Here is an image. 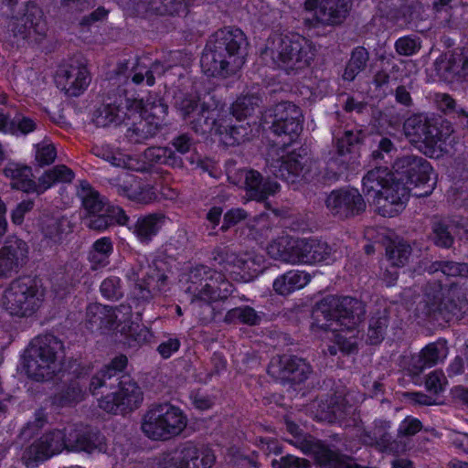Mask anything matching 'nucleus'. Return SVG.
Returning a JSON list of instances; mask_svg holds the SVG:
<instances>
[{
    "mask_svg": "<svg viewBox=\"0 0 468 468\" xmlns=\"http://www.w3.org/2000/svg\"><path fill=\"white\" fill-rule=\"evenodd\" d=\"M128 359L121 355L110 364L96 372L90 379L89 390L95 395L102 387L112 388L118 381V391L109 394L99 400V407L106 412L118 414L137 409L144 399L138 384L128 375H121L127 366Z\"/></svg>",
    "mask_w": 468,
    "mask_h": 468,
    "instance_id": "nucleus-1",
    "label": "nucleus"
},
{
    "mask_svg": "<svg viewBox=\"0 0 468 468\" xmlns=\"http://www.w3.org/2000/svg\"><path fill=\"white\" fill-rule=\"evenodd\" d=\"M362 186L364 194L372 199L378 214L383 217L398 215L410 197V186L387 168L377 167L368 171L363 177Z\"/></svg>",
    "mask_w": 468,
    "mask_h": 468,
    "instance_id": "nucleus-2",
    "label": "nucleus"
},
{
    "mask_svg": "<svg viewBox=\"0 0 468 468\" xmlns=\"http://www.w3.org/2000/svg\"><path fill=\"white\" fill-rule=\"evenodd\" d=\"M365 313L363 303L356 298L327 295L314 309V324L325 331H350L360 324Z\"/></svg>",
    "mask_w": 468,
    "mask_h": 468,
    "instance_id": "nucleus-3",
    "label": "nucleus"
},
{
    "mask_svg": "<svg viewBox=\"0 0 468 468\" xmlns=\"http://www.w3.org/2000/svg\"><path fill=\"white\" fill-rule=\"evenodd\" d=\"M315 55L311 42L298 35L272 34L261 51V58L287 72L308 67Z\"/></svg>",
    "mask_w": 468,
    "mask_h": 468,
    "instance_id": "nucleus-4",
    "label": "nucleus"
},
{
    "mask_svg": "<svg viewBox=\"0 0 468 468\" xmlns=\"http://www.w3.org/2000/svg\"><path fill=\"white\" fill-rule=\"evenodd\" d=\"M403 129L409 141L430 157L450 152L457 143L454 130L449 122H441L437 126L422 114L408 118Z\"/></svg>",
    "mask_w": 468,
    "mask_h": 468,
    "instance_id": "nucleus-5",
    "label": "nucleus"
},
{
    "mask_svg": "<svg viewBox=\"0 0 468 468\" xmlns=\"http://www.w3.org/2000/svg\"><path fill=\"white\" fill-rule=\"evenodd\" d=\"M63 358V343L53 335H40L26 351L27 374L36 381H48L62 371Z\"/></svg>",
    "mask_w": 468,
    "mask_h": 468,
    "instance_id": "nucleus-6",
    "label": "nucleus"
},
{
    "mask_svg": "<svg viewBox=\"0 0 468 468\" xmlns=\"http://www.w3.org/2000/svg\"><path fill=\"white\" fill-rule=\"evenodd\" d=\"M162 261L152 262L140 255L126 271L125 277L131 283V298L137 305L149 303L166 283L167 276Z\"/></svg>",
    "mask_w": 468,
    "mask_h": 468,
    "instance_id": "nucleus-7",
    "label": "nucleus"
},
{
    "mask_svg": "<svg viewBox=\"0 0 468 468\" xmlns=\"http://www.w3.org/2000/svg\"><path fill=\"white\" fill-rule=\"evenodd\" d=\"M187 419L181 409L169 403L153 404L143 417L141 430L154 441H166L179 435Z\"/></svg>",
    "mask_w": 468,
    "mask_h": 468,
    "instance_id": "nucleus-8",
    "label": "nucleus"
},
{
    "mask_svg": "<svg viewBox=\"0 0 468 468\" xmlns=\"http://www.w3.org/2000/svg\"><path fill=\"white\" fill-rule=\"evenodd\" d=\"M44 296V290L37 281L30 277H21L13 281L5 290L2 304L10 315L27 318L37 313Z\"/></svg>",
    "mask_w": 468,
    "mask_h": 468,
    "instance_id": "nucleus-9",
    "label": "nucleus"
},
{
    "mask_svg": "<svg viewBox=\"0 0 468 468\" xmlns=\"http://www.w3.org/2000/svg\"><path fill=\"white\" fill-rule=\"evenodd\" d=\"M266 163L271 175L288 184L309 180L314 174L315 163L306 148L293 150L286 155L273 149L269 152Z\"/></svg>",
    "mask_w": 468,
    "mask_h": 468,
    "instance_id": "nucleus-10",
    "label": "nucleus"
},
{
    "mask_svg": "<svg viewBox=\"0 0 468 468\" xmlns=\"http://www.w3.org/2000/svg\"><path fill=\"white\" fill-rule=\"evenodd\" d=\"M173 105L195 133L203 134L212 132L216 111L200 102L197 96L176 91Z\"/></svg>",
    "mask_w": 468,
    "mask_h": 468,
    "instance_id": "nucleus-11",
    "label": "nucleus"
},
{
    "mask_svg": "<svg viewBox=\"0 0 468 468\" xmlns=\"http://www.w3.org/2000/svg\"><path fill=\"white\" fill-rule=\"evenodd\" d=\"M141 103L126 94H119L115 98H108V101L99 107L93 115V122L98 127L117 126L126 119L138 112Z\"/></svg>",
    "mask_w": 468,
    "mask_h": 468,
    "instance_id": "nucleus-12",
    "label": "nucleus"
},
{
    "mask_svg": "<svg viewBox=\"0 0 468 468\" xmlns=\"http://www.w3.org/2000/svg\"><path fill=\"white\" fill-rule=\"evenodd\" d=\"M64 449L68 450L67 427L43 434L26 449L22 460L27 467H35Z\"/></svg>",
    "mask_w": 468,
    "mask_h": 468,
    "instance_id": "nucleus-13",
    "label": "nucleus"
},
{
    "mask_svg": "<svg viewBox=\"0 0 468 468\" xmlns=\"http://www.w3.org/2000/svg\"><path fill=\"white\" fill-rule=\"evenodd\" d=\"M271 130L281 136H288L291 141L296 138L303 130V115L302 110L291 101L276 104L270 115Z\"/></svg>",
    "mask_w": 468,
    "mask_h": 468,
    "instance_id": "nucleus-14",
    "label": "nucleus"
},
{
    "mask_svg": "<svg viewBox=\"0 0 468 468\" xmlns=\"http://www.w3.org/2000/svg\"><path fill=\"white\" fill-rule=\"evenodd\" d=\"M213 58L212 46L206 45L200 58V66L204 73L211 77L227 78L236 74L244 64L241 54L223 48L218 58Z\"/></svg>",
    "mask_w": 468,
    "mask_h": 468,
    "instance_id": "nucleus-15",
    "label": "nucleus"
},
{
    "mask_svg": "<svg viewBox=\"0 0 468 468\" xmlns=\"http://www.w3.org/2000/svg\"><path fill=\"white\" fill-rule=\"evenodd\" d=\"M11 30L15 37L31 42L39 41L47 32L42 10L35 4H27L22 16H13Z\"/></svg>",
    "mask_w": 468,
    "mask_h": 468,
    "instance_id": "nucleus-16",
    "label": "nucleus"
},
{
    "mask_svg": "<svg viewBox=\"0 0 468 468\" xmlns=\"http://www.w3.org/2000/svg\"><path fill=\"white\" fill-rule=\"evenodd\" d=\"M311 365L303 358L296 356L283 355L271 359L268 373L282 382L300 384L312 374Z\"/></svg>",
    "mask_w": 468,
    "mask_h": 468,
    "instance_id": "nucleus-17",
    "label": "nucleus"
},
{
    "mask_svg": "<svg viewBox=\"0 0 468 468\" xmlns=\"http://www.w3.org/2000/svg\"><path fill=\"white\" fill-rule=\"evenodd\" d=\"M392 169L395 174L399 176V178H402V181L405 177L407 182L404 183L410 187L427 185L431 180L432 171L426 159L415 154L397 157L392 164Z\"/></svg>",
    "mask_w": 468,
    "mask_h": 468,
    "instance_id": "nucleus-18",
    "label": "nucleus"
},
{
    "mask_svg": "<svg viewBox=\"0 0 468 468\" xmlns=\"http://www.w3.org/2000/svg\"><path fill=\"white\" fill-rule=\"evenodd\" d=\"M27 243L16 237L9 236L0 249V278H10L17 273L28 259Z\"/></svg>",
    "mask_w": 468,
    "mask_h": 468,
    "instance_id": "nucleus-19",
    "label": "nucleus"
},
{
    "mask_svg": "<svg viewBox=\"0 0 468 468\" xmlns=\"http://www.w3.org/2000/svg\"><path fill=\"white\" fill-rule=\"evenodd\" d=\"M325 202L330 212L340 218L355 217L366 209V202L356 188L334 190Z\"/></svg>",
    "mask_w": 468,
    "mask_h": 468,
    "instance_id": "nucleus-20",
    "label": "nucleus"
},
{
    "mask_svg": "<svg viewBox=\"0 0 468 468\" xmlns=\"http://www.w3.org/2000/svg\"><path fill=\"white\" fill-rule=\"evenodd\" d=\"M306 10H314V17L323 26L342 24L349 14L351 0H304Z\"/></svg>",
    "mask_w": 468,
    "mask_h": 468,
    "instance_id": "nucleus-21",
    "label": "nucleus"
},
{
    "mask_svg": "<svg viewBox=\"0 0 468 468\" xmlns=\"http://www.w3.org/2000/svg\"><path fill=\"white\" fill-rule=\"evenodd\" d=\"M58 82L69 96L80 95L90 82V75L86 65L80 59H71L57 73Z\"/></svg>",
    "mask_w": 468,
    "mask_h": 468,
    "instance_id": "nucleus-22",
    "label": "nucleus"
},
{
    "mask_svg": "<svg viewBox=\"0 0 468 468\" xmlns=\"http://www.w3.org/2000/svg\"><path fill=\"white\" fill-rule=\"evenodd\" d=\"M220 279V272L205 265L194 267L187 273L185 292L191 295V299L211 301L214 282Z\"/></svg>",
    "mask_w": 468,
    "mask_h": 468,
    "instance_id": "nucleus-23",
    "label": "nucleus"
},
{
    "mask_svg": "<svg viewBox=\"0 0 468 468\" xmlns=\"http://www.w3.org/2000/svg\"><path fill=\"white\" fill-rule=\"evenodd\" d=\"M122 312H123L124 314H129L131 307L120 305L113 309L111 306L102 305L98 303H90L86 310V322L91 331L112 329L125 321L124 318H119L117 313Z\"/></svg>",
    "mask_w": 468,
    "mask_h": 468,
    "instance_id": "nucleus-24",
    "label": "nucleus"
},
{
    "mask_svg": "<svg viewBox=\"0 0 468 468\" xmlns=\"http://www.w3.org/2000/svg\"><path fill=\"white\" fill-rule=\"evenodd\" d=\"M169 68L170 66L165 67L158 60L147 68L134 58L119 62L115 72L118 76L131 78L134 84H141L145 80L148 86H153L155 82V76H162Z\"/></svg>",
    "mask_w": 468,
    "mask_h": 468,
    "instance_id": "nucleus-25",
    "label": "nucleus"
},
{
    "mask_svg": "<svg viewBox=\"0 0 468 468\" xmlns=\"http://www.w3.org/2000/svg\"><path fill=\"white\" fill-rule=\"evenodd\" d=\"M468 312V300L464 292L455 284L447 288V294L432 314L436 319L441 318L445 322L461 319Z\"/></svg>",
    "mask_w": 468,
    "mask_h": 468,
    "instance_id": "nucleus-26",
    "label": "nucleus"
},
{
    "mask_svg": "<svg viewBox=\"0 0 468 468\" xmlns=\"http://www.w3.org/2000/svg\"><path fill=\"white\" fill-rule=\"evenodd\" d=\"M68 451H83L90 452L104 448V437L97 431L81 424L67 427Z\"/></svg>",
    "mask_w": 468,
    "mask_h": 468,
    "instance_id": "nucleus-27",
    "label": "nucleus"
},
{
    "mask_svg": "<svg viewBox=\"0 0 468 468\" xmlns=\"http://www.w3.org/2000/svg\"><path fill=\"white\" fill-rule=\"evenodd\" d=\"M290 442L303 453L313 455L322 468H338L341 463V455L337 451L330 449L322 441L313 437Z\"/></svg>",
    "mask_w": 468,
    "mask_h": 468,
    "instance_id": "nucleus-28",
    "label": "nucleus"
},
{
    "mask_svg": "<svg viewBox=\"0 0 468 468\" xmlns=\"http://www.w3.org/2000/svg\"><path fill=\"white\" fill-rule=\"evenodd\" d=\"M239 174L244 178L246 193L250 199L264 201L279 191L280 186L277 182L264 179L256 170H241Z\"/></svg>",
    "mask_w": 468,
    "mask_h": 468,
    "instance_id": "nucleus-29",
    "label": "nucleus"
},
{
    "mask_svg": "<svg viewBox=\"0 0 468 468\" xmlns=\"http://www.w3.org/2000/svg\"><path fill=\"white\" fill-rule=\"evenodd\" d=\"M207 45L212 46L213 58L219 57L223 48L241 54V48L246 45V37L239 28L224 27L210 36Z\"/></svg>",
    "mask_w": 468,
    "mask_h": 468,
    "instance_id": "nucleus-30",
    "label": "nucleus"
},
{
    "mask_svg": "<svg viewBox=\"0 0 468 468\" xmlns=\"http://www.w3.org/2000/svg\"><path fill=\"white\" fill-rule=\"evenodd\" d=\"M334 251L324 241L309 239L296 240V263H316L329 260Z\"/></svg>",
    "mask_w": 468,
    "mask_h": 468,
    "instance_id": "nucleus-31",
    "label": "nucleus"
},
{
    "mask_svg": "<svg viewBox=\"0 0 468 468\" xmlns=\"http://www.w3.org/2000/svg\"><path fill=\"white\" fill-rule=\"evenodd\" d=\"M90 372L91 367L90 366L80 367L79 371H76V379L71 380L63 390L55 396V403L64 407L81 401L90 384L86 377Z\"/></svg>",
    "mask_w": 468,
    "mask_h": 468,
    "instance_id": "nucleus-32",
    "label": "nucleus"
},
{
    "mask_svg": "<svg viewBox=\"0 0 468 468\" xmlns=\"http://www.w3.org/2000/svg\"><path fill=\"white\" fill-rule=\"evenodd\" d=\"M138 13L157 16L186 15L187 8L186 0H134Z\"/></svg>",
    "mask_w": 468,
    "mask_h": 468,
    "instance_id": "nucleus-33",
    "label": "nucleus"
},
{
    "mask_svg": "<svg viewBox=\"0 0 468 468\" xmlns=\"http://www.w3.org/2000/svg\"><path fill=\"white\" fill-rule=\"evenodd\" d=\"M4 174L6 177L10 178L12 188L25 193L38 194V182L36 183L33 180L31 167L12 163L5 167Z\"/></svg>",
    "mask_w": 468,
    "mask_h": 468,
    "instance_id": "nucleus-34",
    "label": "nucleus"
},
{
    "mask_svg": "<svg viewBox=\"0 0 468 468\" xmlns=\"http://www.w3.org/2000/svg\"><path fill=\"white\" fill-rule=\"evenodd\" d=\"M132 125L127 129L126 137L134 144H143L154 137L160 131L162 124L143 116L142 113L132 116Z\"/></svg>",
    "mask_w": 468,
    "mask_h": 468,
    "instance_id": "nucleus-35",
    "label": "nucleus"
},
{
    "mask_svg": "<svg viewBox=\"0 0 468 468\" xmlns=\"http://www.w3.org/2000/svg\"><path fill=\"white\" fill-rule=\"evenodd\" d=\"M165 217L161 213L148 214L139 217L129 229L142 243H149L157 235L164 223Z\"/></svg>",
    "mask_w": 468,
    "mask_h": 468,
    "instance_id": "nucleus-36",
    "label": "nucleus"
},
{
    "mask_svg": "<svg viewBox=\"0 0 468 468\" xmlns=\"http://www.w3.org/2000/svg\"><path fill=\"white\" fill-rule=\"evenodd\" d=\"M129 217L120 207L112 206L101 213L90 215L87 219V226L94 230H105L114 223L127 225Z\"/></svg>",
    "mask_w": 468,
    "mask_h": 468,
    "instance_id": "nucleus-37",
    "label": "nucleus"
},
{
    "mask_svg": "<svg viewBox=\"0 0 468 468\" xmlns=\"http://www.w3.org/2000/svg\"><path fill=\"white\" fill-rule=\"evenodd\" d=\"M311 281L308 272L292 270L277 277L273 282V290L280 295H288L307 285Z\"/></svg>",
    "mask_w": 468,
    "mask_h": 468,
    "instance_id": "nucleus-38",
    "label": "nucleus"
},
{
    "mask_svg": "<svg viewBox=\"0 0 468 468\" xmlns=\"http://www.w3.org/2000/svg\"><path fill=\"white\" fill-rule=\"evenodd\" d=\"M267 253L274 260L295 264L296 240L289 236L280 237L268 245Z\"/></svg>",
    "mask_w": 468,
    "mask_h": 468,
    "instance_id": "nucleus-39",
    "label": "nucleus"
},
{
    "mask_svg": "<svg viewBox=\"0 0 468 468\" xmlns=\"http://www.w3.org/2000/svg\"><path fill=\"white\" fill-rule=\"evenodd\" d=\"M77 195L89 215L101 213L111 207L104 202L99 192L94 190L86 181L80 183Z\"/></svg>",
    "mask_w": 468,
    "mask_h": 468,
    "instance_id": "nucleus-40",
    "label": "nucleus"
},
{
    "mask_svg": "<svg viewBox=\"0 0 468 468\" xmlns=\"http://www.w3.org/2000/svg\"><path fill=\"white\" fill-rule=\"evenodd\" d=\"M456 226L447 218H435L431 226V239L441 248H451L454 241Z\"/></svg>",
    "mask_w": 468,
    "mask_h": 468,
    "instance_id": "nucleus-41",
    "label": "nucleus"
},
{
    "mask_svg": "<svg viewBox=\"0 0 468 468\" xmlns=\"http://www.w3.org/2000/svg\"><path fill=\"white\" fill-rule=\"evenodd\" d=\"M74 176V172L64 165L54 166L38 178V195L43 194L57 183H70Z\"/></svg>",
    "mask_w": 468,
    "mask_h": 468,
    "instance_id": "nucleus-42",
    "label": "nucleus"
},
{
    "mask_svg": "<svg viewBox=\"0 0 468 468\" xmlns=\"http://www.w3.org/2000/svg\"><path fill=\"white\" fill-rule=\"evenodd\" d=\"M90 151L92 154L108 161L113 166L133 169V163L134 160L131 156L113 149L108 144L93 145Z\"/></svg>",
    "mask_w": 468,
    "mask_h": 468,
    "instance_id": "nucleus-43",
    "label": "nucleus"
},
{
    "mask_svg": "<svg viewBox=\"0 0 468 468\" xmlns=\"http://www.w3.org/2000/svg\"><path fill=\"white\" fill-rule=\"evenodd\" d=\"M41 230L46 238L57 242L62 234L70 230L69 219L60 215L45 216L41 221Z\"/></svg>",
    "mask_w": 468,
    "mask_h": 468,
    "instance_id": "nucleus-44",
    "label": "nucleus"
},
{
    "mask_svg": "<svg viewBox=\"0 0 468 468\" xmlns=\"http://www.w3.org/2000/svg\"><path fill=\"white\" fill-rule=\"evenodd\" d=\"M144 158L152 164H159L173 168L183 167V159L168 147H149L144 151Z\"/></svg>",
    "mask_w": 468,
    "mask_h": 468,
    "instance_id": "nucleus-45",
    "label": "nucleus"
},
{
    "mask_svg": "<svg viewBox=\"0 0 468 468\" xmlns=\"http://www.w3.org/2000/svg\"><path fill=\"white\" fill-rule=\"evenodd\" d=\"M136 101L141 103L136 114L142 113L143 116L152 119L154 122L156 121L162 124L163 120L167 114L168 107L161 97L156 94L149 95L145 101H143L142 100Z\"/></svg>",
    "mask_w": 468,
    "mask_h": 468,
    "instance_id": "nucleus-46",
    "label": "nucleus"
},
{
    "mask_svg": "<svg viewBox=\"0 0 468 468\" xmlns=\"http://www.w3.org/2000/svg\"><path fill=\"white\" fill-rule=\"evenodd\" d=\"M213 130L211 133L222 136V141L227 144H239L246 135V128L242 125H233L225 119H216L213 121Z\"/></svg>",
    "mask_w": 468,
    "mask_h": 468,
    "instance_id": "nucleus-47",
    "label": "nucleus"
},
{
    "mask_svg": "<svg viewBox=\"0 0 468 468\" xmlns=\"http://www.w3.org/2000/svg\"><path fill=\"white\" fill-rule=\"evenodd\" d=\"M368 60V51L363 47L356 48L352 51L351 58L345 68L342 75L343 80L347 81L354 80L356 77L367 68Z\"/></svg>",
    "mask_w": 468,
    "mask_h": 468,
    "instance_id": "nucleus-48",
    "label": "nucleus"
},
{
    "mask_svg": "<svg viewBox=\"0 0 468 468\" xmlns=\"http://www.w3.org/2000/svg\"><path fill=\"white\" fill-rule=\"evenodd\" d=\"M224 322L227 324L239 323L253 326L261 324V315L252 307L244 305L229 310L225 314Z\"/></svg>",
    "mask_w": 468,
    "mask_h": 468,
    "instance_id": "nucleus-49",
    "label": "nucleus"
},
{
    "mask_svg": "<svg viewBox=\"0 0 468 468\" xmlns=\"http://www.w3.org/2000/svg\"><path fill=\"white\" fill-rule=\"evenodd\" d=\"M388 325V314L386 309L377 312L369 320L367 342L370 345L379 344Z\"/></svg>",
    "mask_w": 468,
    "mask_h": 468,
    "instance_id": "nucleus-50",
    "label": "nucleus"
},
{
    "mask_svg": "<svg viewBox=\"0 0 468 468\" xmlns=\"http://www.w3.org/2000/svg\"><path fill=\"white\" fill-rule=\"evenodd\" d=\"M443 351V347H440L435 343L427 345L421 350L418 360L413 365V368L415 369L414 374H420L424 368L435 366L442 357L445 356Z\"/></svg>",
    "mask_w": 468,
    "mask_h": 468,
    "instance_id": "nucleus-51",
    "label": "nucleus"
},
{
    "mask_svg": "<svg viewBox=\"0 0 468 468\" xmlns=\"http://www.w3.org/2000/svg\"><path fill=\"white\" fill-rule=\"evenodd\" d=\"M364 134L361 130H345L341 135L335 137V148L339 156L352 154L356 146L362 143Z\"/></svg>",
    "mask_w": 468,
    "mask_h": 468,
    "instance_id": "nucleus-52",
    "label": "nucleus"
},
{
    "mask_svg": "<svg viewBox=\"0 0 468 468\" xmlns=\"http://www.w3.org/2000/svg\"><path fill=\"white\" fill-rule=\"evenodd\" d=\"M113 244L110 238L103 237L97 239L92 245L89 260L93 264V269L104 267L109 263V257L112 253Z\"/></svg>",
    "mask_w": 468,
    "mask_h": 468,
    "instance_id": "nucleus-53",
    "label": "nucleus"
},
{
    "mask_svg": "<svg viewBox=\"0 0 468 468\" xmlns=\"http://www.w3.org/2000/svg\"><path fill=\"white\" fill-rule=\"evenodd\" d=\"M261 98L255 94H249L239 97L231 106V114L239 121L253 114L260 107Z\"/></svg>",
    "mask_w": 468,
    "mask_h": 468,
    "instance_id": "nucleus-54",
    "label": "nucleus"
},
{
    "mask_svg": "<svg viewBox=\"0 0 468 468\" xmlns=\"http://www.w3.org/2000/svg\"><path fill=\"white\" fill-rule=\"evenodd\" d=\"M427 271L430 273L441 271L448 277H462L468 278V263L456 262L452 261H437L432 262Z\"/></svg>",
    "mask_w": 468,
    "mask_h": 468,
    "instance_id": "nucleus-55",
    "label": "nucleus"
},
{
    "mask_svg": "<svg viewBox=\"0 0 468 468\" xmlns=\"http://www.w3.org/2000/svg\"><path fill=\"white\" fill-rule=\"evenodd\" d=\"M390 423L386 420H378L373 428L374 435L377 439V448L382 452H396L399 451V445L392 440L388 432Z\"/></svg>",
    "mask_w": 468,
    "mask_h": 468,
    "instance_id": "nucleus-56",
    "label": "nucleus"
},
{
    "mask_svg": "<svg viewBox=\"0 0 468 468\" xmlns=\"http://www.w3.org/2000/svg\"><path fill=\"white\" fill-rule=\"evenodd\" d=\"M411 255L410 246L404 241H392L386 249V256L390 265L402 267Z\"/></svg>",
    "mask_w": 468,
    "mask_h": 468,
    "instance_id": "nucleus-57",
    "label": "nucleus"
},
{
    "mask_svg": "<svg viewBox=\"0 0 468 468\" xmlns=\"http://www.w3.org/2000/svg\"><path fill=\"white\" fill-rule=\"evenodd\" d=\"M324 413V419L328 422L343 421L348 415L351 407H347L343 399H331L326 405L320 406Z\"/></svg>",
    "mask_w": 468,
    "mask_h": 468,
    "instance_id": "nucleus-58",
    "label": "nucleus"
},
{
    "mask_svg": "<svg viewBox=\"0 0 468 468\" xmlns=\"http://www.w3.org/2000/svg\"><path fill=\"white\" fill-rule=\"evenodd\" d=\"M396 153L397 147L394 143L388 137L380 136L376 141V148L371 153V158L377 164H388Z\"/></svg>",
    "mask_w": 468,
    "mask_h": 468,
    "instance_id": "nucleus-59",
    "label": "nucleus"
},
{
    "mask_svg": "<svg viewBox=\"0 0 468 468\" xmlns=\"http://www.w3.org/2000/svg\"><path fill=\"white\" fill-rule=\"evenodd\" d=\"M37 127L38 122L37 119H33L29 116H26L21 113H17L11 120V124H9L7 131L8 133L14 135H27L36 131Z\"/></svg>",
    "mask_w": 468,
    "mask_h": 468,
    "instance_id": "nucleus-60",
    "label": "nucleus"
},
{
    "mask_svg": "<svg viewBox=\"0 0 468 468\" xmlns=\"http://www.w3.org/2000/svg\"><path fill=\"white\" fill-rule=\"evenodd\" d=\"M212 256V260L225 270L239 269L242 258V254H237L229 248H217L213 250Z\"/></svg>",
    "mask_w": 468,
    "mask_h": 468,
    "instance_id": "nucleus-61",
    "label": "nucleus"
},
{
    "mask_svg": "<svg viewBox=\"0 0 468 468\" xmlns=\"http://www.w3.org/2000/svg\"><path fill=\"white\" fill-rule=\"evenodd\" d=\"M262 261L261 256L243 253L239 268L243 272L242 277L246 280L256 277L263 270Z\"/></svg>",
    "mask_w": 468,
    "mask_h": 468,
    "instance_id": "nucleus-62",
    "label": "nucleus"
},
{
    "mask_svg": "<svg viewBox=\"0 0 468 468\" xmlns=\"http://www.w3.org/2000/svg\"><path fill=\"white\" fill-rule=\"evenodd\" d=\"M184 456H182L180 444L176 448L163 452L158 460L160 468H184Z\"/></svg>",
    "mask_w": 468,
    "mask_h": 468,
    "instance_id": "nucleus-63",
    "label": "nucleus"
},
{
    "mask_svg": "<svg viewBox=\"0 0 468 468\" xmlns=\"http://www.w3.org/2000/svg\"><path fill=\"white\" fill-rule=\"evenodd\" d=\"M451 69L460 77L468 80V48H463L450 59Z\"/></svg>",
    "mask_w": 468,
    "mask_h": 468,
    "instance_id": "nucleus-64",
    "label": "nucleus"
}]
</instances>
